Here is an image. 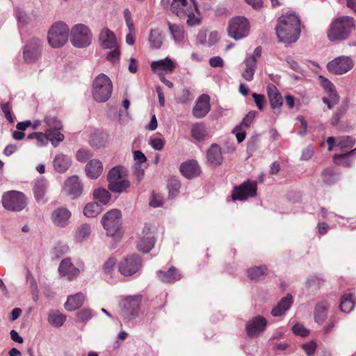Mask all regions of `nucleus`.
<instances>
[{
    "mask_svg": "<svg viewBox=\"0 0 356 356\" xmlns=\"http://www.w3.org/2000/svg\"><path fill=\"white\" fill-rule=\"evenodd\" d=\"M58 272L60 275L67 277L68 280L77 277L80 273L79 268L73 265L70 258L64 259L60 261Z\"/></svg>",
    "mask_w": 356,
    "mask_h": 356,
    "instance_id": "25",
    "label": "nucleus"
},
{
    "mask_svg": "<svg viewBox=\"0 0 356 356\" xmlns=\"http://www.w3.org/2000/svg\"><path fill=\"white\" fill-rule=\"evenodd\" d=\"M356 152V148L349 152L334 154L333 156L334 163L336 165H343L345 167L350 166L352 161L349 160L348 157L353 155Z\"/></svg>",
    "mask_w": 356,
    "mask_h": 356,
    "instance_id": "38",
    "label": "nucleus"
},
{
    "mask_svg": "<svg viewBox=\"0 0 356 356\" xmlns=\"http://www.w3.org/2000/svg\"><path fill=\"white\" fill-rule=\"evenodd\" d=\"M91 233V228L88 224H83L80 225L75 234V238L77 241L81 242L86 240Z\"/></svg>",
    "mask_w": 356,
    "mask_h": 356,
    "instance_id": "44",
    "label": "nucleus"
},
{
    "mask_svg": "<svg viewBox=\"0 0 356 356\" xmlns=\"http://www.w3.org/2000/svg\"><path fill=\"white\" fill-rule=\"evenodd\" d=\"M90 157H92V154L86 149H81L76 153V159L81 162H86Z\"/></svg>",
    "mask_w": 356,
    "mask_h": 356,
    "instance_id": "59",
    "label": "nucleus"
},
{
    "mask_svg": "<svg viewBox=\"0 0 356 356\" xmlns=\"http://www.w3.org/2000/svg\"><path fill=\"white\" fill-rule=\"evenodd\" d=\"M155 227L150 223H146L137 241V248L144 253L149 252L154 247L155 239Z\"/></svg>",
    "mask_w": 356,
    "mask_h": 356,
    "instance_id": "9",
    "label": "nucleus"
},
{
    "mask_svg": "<svg viewBox=\"0 0 356 356\" xmlns=\"http://www.w3.org/2000/svg\"><path fill=\"white\" fill-rule=\"evenodd\" d=\"M47 188V183L44 179L38 180L34 185L33 192L35 195V198L38 202L44 203L45 201L44 200L45 193Z\"/></svg>",
    "mask_w": 356,
    "mask_h": 356,
    "instance_id": "36",
    "label": "nucleus"
},
{
    "mask_svg": "<svg viewBox=\"0 0 356 356\" xmlns=\"http://www.w3.org/2000/svg\"><path fill=\"white\" fill-rule=\"evenodd\" d=\"M165 140L159 138H152L149 141V145L151 147L155 150L158 151H160L163 148Z\"/></svg>",
    "mask_w": 356,
    "mask_h": 356,
    "instance_id": "60",
    "label": "nucleus"
},
{
    "mask_svg": "<svg viewBox=\"0 0 356 356\" xmlns=\"http://www.w3.org/2000/svg\"><path fill=\"white\" fill-rule=\"evenodd\" d=\"M116 264V259L115 258H109L103 265V270L106 274H111L114 270Z\"/></svg>",
    "mask_w": 356,
    "mask_h": 356,
    "instance_id": "55",
    "label": "nucleus"
},
{
    "mask_svg": "<svg viewBox=\"0 0 356 356\" xmlns=\"http://www.w3.org/2000/svg\"><path fill=\"white\" fill-rule=\"evenodd\" d=\"M121 213L118 209L108 211L102 218V224L109 236H114L120 229Z\"/></svg>",
    "mask_w": 356,
    "mask_h": 356,
    "instance_id": "12",
    "label": "nucleus"
},
{
    "mask_svg": "<svg viewBox=\"0 0 356 356\" xmlns=\"http://www.w3.org/2000/svg\"><path fill=\"white\" fill-rule=\"evenodd\" d=\"M255 117V112L251 111L243 118L241 124L235 127V131L240 130L241 127L248 128Z\"/></svg>",
    "mask_w": 356,
    "mask_h": 356,
    "instance_id": "49",
    "label": "nucleus"
},
{
    "mask_svg": "<svg viewBox=\"0 0 356 356\" xmlns=\"http://www.w3.org/2000/svg\"><path fill=\"white\" fill-rule=\"evenodd\" d=\"M168 187L169 189L170 197L173 198L179 192L180 183L177 179L172 178L169 181Z\"/></svg>",
    "mask_w": 356,
    "mask_h": 356,
    "instance_id": "51",
    "label": "nucleus"
},
{
    "mask_svg": "<svg viewBox=\"0 0 356 356\" xmlns=\"http://www.w3.org/2000/svg\"><path fill=\"white\" fill-rule=\"evenodd\" d=\"M121 170L122 169L120 167H114L109 171L107 177L108 184H111L113 181L115 182L122 178Z\"/></svg>",
    "mask_w": 356,
    "mask_h": 356,
    "instance_id": "50",
    "label": "nucleus"
},
{
    "mask_svg": "<svg viewBox=\"0 0 356 356\" xmlns=\"http://www.w3.org/2000/svg\"><path fill=\"white\" fill-rule=\"evenodd\" d=\"M328 304L326 302H321L316 305L314 310V320L316 323L321 324L327 318Z\"/></svg>",
    "mask_w": 356,
    "mask_h": 356,
    "instance_id": "35",
    "label": "nucleus"
},
{
    "mask_svg": "<svg viewBox=\"0 0 356 356\" xmlns=\"http://www.w3.org/2000/svg\"><path fill=\"white\" fill-rule=\"evenodd\" d=\"M181 174L188 179H192L200 174V168L197 161L194 160L183 163L180 165Z\"/></svg>",
    "mask_w": 356,
    "mask_h": 356,
    "instance_id": "27",
    "label": "nucleus"
},
{
    "mask_svg": "<svg viewBox=\"0 0 356 356\" xmlns=\"http://www.w3.org/2000/svg\"><path fill=\"white\" fill-rule=\"evenodd\" d=\"M275 30L280 42H295L300 35V20L296 14L286 13L278 18Z\"/></svg>",
    "mask_w": 356,
    "mask_h": 356,
    "instance_id": "1",
    "label": "nucleus"
},
{
    "mask_svg": "<svg viewBox=\"0 0 356 356\" xmlns=\"http://www.w3.org/2000/svg\"><path fill=\"white\" fill-rule=\"evenodd\" d=\"M192 100L191 92L188 89L182 90L181 94L177 97V101L179 103L186 104Z\"/></svg>",
    "mask_w": 356,
    "mask_h": 356,
    "instance_id": "56",
    "label": "nucleus"
},
{
    "mask_svg": "<svg viewBox=\"0 0 356 356\" xmlns=\"http://www.w3.org/2000/svg\"><path fill=\"white\" fill-rule=\"evenodd\" d=\"M267 268L264 266H256L248 270V277L252 280H257L266 273Z\"/></svg>",
    "mask_w": 356,
    "mask_h": 356,
    "instance_id": "46",
    "label": "nucleus"
},
{
    "mask_svg": "<svg viewBox=\"0 0 356 356\" xmlns=\"http://www.w3.org/2000/svg\"><path fill=\"white\" fill-rule=\"evenodd\" d=\"M85 296L83 293L71 295L67 298V302L65 304V308L67 311H74L83 304Z\"/></svg>",
    "mask_w": 356,
    "mask_h": 356,
    "instance_id": "32",
    "label": "nucleus"
},
{
    "mask_svg": "<svg viewBox=\"0 0 356 356\" xmlns=\"http://www.w3.org/2000/svg\"><path fill=\"white\" fill-rule=\"evenodd\" d=\"M355 304L353 295L351 293H348L341 297L339 308L343 312L348 313L353 309Z\"/></svg>",
    "mask_w": 356,
    "mask_h": 356,
    "instance_id": "37",
    "label": "nucleus"
},
{
    "mask_svg": "<svg viewBox=\"0 0 356 356\" xmlns=\"http://www.w3.org/2000/svg\"><path fill=\"white\" fill-rule=\"evenodd\" d=\"M41 40L38 38L31 39L25 45L23 51L24 59L26 63L36 60L40 56Z\"/></svg>",
    "mask_w": 356,
    "mask_h": 356,
    "instance_id": "16",
    "label": "nucleus"
},
{
    "mask_svg": "<svg viewBox=\"0 0 356 356\" xmlns=\"http://www.w3.org/2000/svg\"><path fill=\"white\" fill-rule=\"evenodd\" d=\"M267 94L273 109L279 108L282 106L283 104L282 97L275 86L273 84L268 85Z\"/></svg>",
    "mask_w": 356,
    "mask_h": 356,
    "instance_id": "28",
    "label": "nucleus"
},
{
    "mask_svg": "<svg viewBox=\"0 0 356 356\" xmlns=\"http://www.w3.org/2000/svg\"><path fill=\"white\" fill-rule=\"evenodd\" d=\"M256 195L257 184L248 181L234 188L232 197L233 200H245L249 197H254Z\"/></svg>",
    "mask_w": 356,
    "mask_h": 356,
    "instance_id": "14",
    "label": "nucleus"
},
{
    "mask_svg": "<svg viewBox=\"0 0 356 356\" xmlns=\"http://www.w3.org/2000/svg\"><path fill=\"white\" fill-rule=\"evenodd\" d=\"M207 161L209 165L216 168L222 165L223 156L221 147L216 143H213L207 151Z\"/></svg>",
    "mask_w": 356,
    "mask_h": 356,
    "instance_id": "22",
    "label": "nucleus"
},
{
    "mask_svg": "<svg viewBox=\"0 0 356 356\" xmlns=\"http://www.w3.org/2000/svg\"><path fill=\"white\" fill-rule=\"evenodd\" d=\"M159 279L164 283H170L180 280V275L175 267H171L168 271L159 270L157 272Z\"/></svg>",
    "mask_w": 356,
    "mask_h": 356,
    "instance_id": "33",
    "label": "nucleus"
},
{
    "mask_svg": "<svg viewBox=\"0 0 356 356\" xmlns=\"http://www.w3.org/2000/svg\"><path fill=\"white\" fill-rule=\"evenodd\" d=\"M322 79V86L327 93V97H323V102L330 109L339 102V95H337L334 86L328 79L320 76Z\"/></svg>",
    "mask_w": 356,
    "mask_h": 356,
    "instance_id": "19",
    "label": "nucleus"
},
{
    "mask_svg": "<svg viewBox=\"0 0 356 356\" xmlns=\"http://www.w3.org/2000/svg\"><path fill=\"white\" fill-rule=\"evenodd\" d=\"M102 211V207L97 202L87 204L83 209V213L86 217L92 218L97 216Z\"/></svg>",
    "mask_w": 356,
    "mask_h": 356,
    "instance_id": "43",
    "label": "nucleus"
},
{
    "mask_svg": "<svg viewBox=\"0 0 356 356\" xmlns=\"http://www.w3.org/2000/svg\"><path fill=\"white\" fill-rule=\"evenodd\" d=\"M354 28L355 22L352 17L343 16L337 18L330 24L327 31V38L331 42L346 40Z\"/></svg>",
    "mask_w": 356,
    "mask_h": 356,
    "instance_id": "3",
    "label": "nucleus"
},
{
    "mask_svg": "<svg viewBox=\"0 0 356 356\" xmlns=\"http://www.w3.org/2000/svg\"><path fill=\"white\" fill-rule=\"evenodd\" d=\"M296 120H298L300 122V124H301L300 129L298 132V134L299 136H305L307 132V121L305 120V119L304 118L303 116H300V115L298 116Z\"/></svg>",
    "mask_w": 356,
    "mask_h": 356,
    "instance_id": "63",
    "label": "nucleus"
},
{
    "mask_svg": "<svg viewBox=\"0 0 356 356\" xmlns=\"http://www.w3.org/2000/svg\"><path fill=\"white\" fill-rule=\"evenodd\" d=\"M92 40V33L90 28L83 24H76L70 31V42L76 48L88 47Z\"/></svg>",
    "mask_w": 356,
    "mask_h": 356,
    "instance_id": "6",
    "label": "nucleus"
},
{
    "mask_svg": "<svg viewBox=\"0 0 356 356\" xmlns=\"http://www.w3.org/2000/svg\"><path fill=\"white\" fill-rule=\"evenodd\" d=\"M64 190L65 193L72 199L81 195L83 191V186L76 175L69 177L65 182Z\"/></svg>",
    "mask_w": 356,
    "mask_h": 356,
    "instance_id": "21",
    "label": "nucleus"
},
{
    "mask_svg": "<svg viewBox=\"0 0 356 356\" xmlns=\"http://www.w3.org/2000/svg\"><path fill=\"white\" fill-rule=\"evenodd\" d=\"M207 136L206 129L202 124L195 123L191 128V136L196 140L201 141L205 139Z\"/></svg>",
    "mask_w": 356,
    "mask_h": 356,
    "instance_id": "42",
    "label": "nucleus"
},
{
    "mask_svg": "<svg viewBox=\"0 0 356 356\" xmlns=\"http://www.w3.org/2000/svg\"><path fill=\"white\" fill-rule=\"evenodd\" d=\"M92 316V312L90 309H83L78 312L76 314V321L79 322H86L89 321Z\"/></svg>",
    "mask_w": 356,
    "mask_h": 356,
    "instance_id": "52",
    "label": "nucleus"
},
{
    "mask_svg": "<svg viewBox=\"0 0 356 356\" xmlns=\"http://www.w3.org/2000/svg\"><path fill=\"white\" fill-rule=\"evenodd\" d=\"M1 108L3 113H4V115H5V118H6V120L10 123L13 122V118L12 113H11L10 103L7 102V103L2 104L1 105Z\"/></svg>",
    "mask_w": 356,
    "mask_h": 356,
    "instance_id": "61",
    "label": "nucleus"
},
{
    "mask_svg": "<svg viewBox=\"0 0 356 356\" xmlns=\"http://www.w3.org/2000/svg\"><path fill=\"white\" fill-rule=\"evenodd\" d=\"M130 186V182L127 179H120L116 181H113L111 184H108V188L115 193H122Z\"/></svg>",
    "mask_w": 356,
    "mask_h": 356,
    "instance_id": "41",
    "label": "nucleus"
},
{
    "mask_svg": "<svg viewBox=\"0 0 356 356\" xmlns=\"http://www.w3.org/2000/svg\"><path fill=\"white\" fill-rule=\"evenodd\" d=\"M293 332L299 336L306 337L309 334V331L301 324L296 323L292 327Z\"/></svg>",
    "mask_w": 356,
    "mask_h": 356,
    "instance_id": "62",
    "label": "nucleus"
},
{
    "mask_svg": "<svg viewBox=\"0 0 356 356\" xmlns=\"http://www.w3.org/2000/svg\"><path fill=\"white\" fill-rule=\"evenodd\" d=\"M267 325L266 319L261 316H257L249 320L245 325V330L249 337H257L262 333Z\"/></svg>",
    "mask_w": 356,
    "mask_h": 356,
    "instance_id": "18",
    "label": "nucleus"
},
{
    "mask_svg": "<svg viewBox=\"0 0 356 356\" xmlns=\"http://www.w3.org/2000/svg\"><path fill=\"white\" fill-rule=\"evenodd\" d=\"M71 217L72 213L67 208L60 207L51 212L50 219L55 227L64 228L70 224Z\"/></svg>",
    "mask_w": 356,
    "mask_h": 356,
    "instance_id": "15",
    "label": "nucleus"
},
{
    "mask_svg": "<svg viewBox=\"0 0 356 356\" xmlns=\"http://www.w3.org/2000/svg\"><path fill=\"white\" fill-rule=\"evenodd\" d=\"M168 26L170 34L172 35L173 39L176 42H181L183 40L184 38V28L177 24H172L170 22H168Z\"/></svg>",
    "mask_w": 356,
    "mask_h": 356,
    "instance_id": "40",
    "label": "nucleus"
},
{
    "mask_svg": "<svg viewBox=\"0 0 356 356\" xmlns=\"http://www.w3.org/2000/svg\"><path fill=\"white\" fill-rule=\"evenodd\" d=\"M52 165L55 171L59 173H63L71 166L72 159L66 154L58 153L54 157Z\"/></svg>",
    "mask_w": 356,
    "mask_h": 356,
    "instance_id": "24",
    "label": "nucleus"
},
{
    "mask_svg": "<svg viewBox=\"0 0 356 356\" xmlns=\"http://www.w3.org/2000/svg\"><path fill=\"white\" fill-rule=\"evenodd\" d=\"M27 138L30 140L35 139L37 140V145L39 147L45 145L47 141L49 140L46 132H33L29 134Z\"/></svg>",
    "mask_w": 356,
    "mask_h": 356,
    "instance_id": "48",
    "label": "nucleus"
},
{
    "mask_svg": "<svg viewBox=\"0 0 356 356\" xmlns=\"http://www.w3.org/2000/svg\"><path fill=\"white\" fill-rule=\"evenodd\" d=\"M252 98L254 99V101L257 106V108L260 111H263L264 108V104L266 102L265 97L263 95H259L257 93H252Z\"/></svg>",
    "mask_w": 356,
    "mask_h": 356,
    "instance_id": "58",
    "label": "nucleus"
},
{
    "mask_svg": "<svg viewBox=\"0 0 356 356\" xmlns=\"http://www.w3.org/2000/svg\"><path fill=\"white\" fill-rule=\"evenodd\" d=\"M354 145V140L350 136H343L337 139V147L341 153L348 152V149Z\"/></svg>",
    "mask_w": 356,
    "mask_h": 356,
    "instance_id": "45",
    "label": "nucleus"
},
{
    "mask_svg": "<svg viewBox=\"0 0 356 356\" xmlns=\"http://www.w3.org/2000/svg\"><path fill=\"white\" fill-rule=\"evenodd\" d=\"M227 31L231 38L235 40L242 39L248 34V21L243 17H234L229 22Z\"/></svg>",
    "mask_w": 356,
    "mask_h": 356,
    "instance_id": "10",
    "label": "nucleus"
},
{
    "mask_svg": "<svg viewBox=\"0 0 356 356\" xmlns=\"http://www.w3.org/2000/svg\"><path fill=\"white\" fill-rule=\"evenodd\" d=\"M261 48L257 47L254 50L252 55L248 56L245 60V69L242 73V76L248 81L253 79L256 70L257 60L261 57Z\"/></svg>",
    "mask_w": 356,
    "mask_h": 356,
    "instance_id": "17",
    "label": "nucleus"
},
{
    "mask_svg": "<svg viewBox=\"0 0 356 356\" xmlns=\"http://www.w3.org/2000/svg\"><path fill=\"white\" fill-rule=\"evenodd\" d=\"M1 202L4 209L11 211H20L26 205L24 195L16 191L5 193L2 196Z\"/></svg>",
    "mask_w": 356,
    "mask_h": 356,
    "instance_id": "7",
    "label": "nucleus"
},
{
    "mask_svg": "<svg viewBox=\"0 0 356 356\" xmlns=\"http://www.w3.org/2000/svg\"><path fill=\"white\" fill-rule=\"evenodd\" d=\"M124 315H127L129 318H134L138 316L140 300L136 298L129 297L124 301Z\"/></svg>",
    "mask_w": 356,
    "mask_h": 356,
    "instance_id": "29",
    "label": "nucleus"
},
{
    "mask_svg": "<svg viewBox=\"0 0 356 356\" xmlns=\"http://www.w3.org/2000/svg\"><path fill=\"white\" fill-rule=\"evenodd\" d=\"M94 198L103 204H106L111 200V194L104 188H98L94 191Z\"/></svg>",
    "mask_w": 356,
    "mask_h": 356,
    "instance_id": "47",
    "label": "nucleus"
},
{
    "mask_svg": "<svg viewBox=\"0 0 356 356\" xmlns=\"http://www.w3.org/2000/svg\"><path fill=\"white\" fill-rule=\"evenodd\" d=\"M69 33V27L65 22L54 23L47 33L49 44L55 49L62 47L68 40Z\"/></svg>",
    "mask_w": 356,
    "mask_h": 356,
    "instance_id": "4",
    "label": "nucleus"
},
{
    "mask_svg": "<svg viewBox=\"0 0 356 356\" xmlns=\"http://www.w3.org/2000/svg\"><path fill=\"white\" fill-rule=\"evenodd\" d=\"M354 66V61L350 56H341L327 64V70L336 75H342L349 72Z\"/></svg>",
    "mask_w": 356,
    "mask_h": 356,
    "instance_id": "11",
    "label": "nucleus"
},
{
    "mask_svg": "<svg viewBox=\"0 0 356 356\" xmlns=\"http://www.w3.org/2000/svg\"><path fill=\"white\" fill-rule=\"evenodd\" d=\"M134 177L136 181L140 182L144 177V170L140 163H135L133 166Z\"/></svg>",
    "mask_w": 356,
    "mask_h": 356,
    "instance_id": "54",
    "label": "nucleus"
},
{
    "mask_svg": "<svg viewBox=\"0 0 356 356\" xmlns=\"http://www.w3.org/2000/svg\"><path fill=\"white\" fill-rule=\"evenodd\" d=\"M175 68V63L168 58L165 59L153 61L151 63L152 70L157 74L159 76L160 74H168L172 73Z\"/></svg>",
    "mask_w": 356,
    "mask_h": 356,
    "instance_id": "23",
    "label": "nucleus"
},
{
    "mask_svg": "<svg viewBox=\"0 0 356 356\" xmlns=\"http://www.w3.org/2000/svg\"><path fill=\"white\" fill-rule=\"evenodd\" d=\"M44 122L48 127L45 131L47 136L52 145L56 147L65 138L64 135L60 132V130L63 128V124L56 117L51 115H47Z\"/></svg>",
    "mask_w": 356,
    "mask_h": 356,
    "instance_id": "8",
    "label": "nucleus"
},
{
    "mask_svg": "<svg viewBox=\"0 0 356 356\" xmlns=\"http://www.w3.org/2000/svg\"><path fill=\"white\" fill-rule=\"evenodd\" d=\"M293 302V297L291 294H287L286 296L281 299L276 307H275L271 314L273 316H280L288 310Z\"/></svg>",
    "mask_w": 356,
    "mask_h": 356,
    "instance_id": "31",
    "label": "nucleus"
},
{
    "mask_svg": "<svg viewBox=\"0 0 356 356\" xmlns=\"http://www.w3.org/2000/svg\"><path fill=\"white\" fill-rule=\"evenodd\" d=\"M302 348L305 351L307 356H312L316 351V343L314 341H311L302 344Z\"/></svg>",
    "mask_w": 356,
    "mask_h": 356,
    "instance_id": "57",
    "label": "nucleus"
},
{
    "mask_svg": "<svg viewBox=\"0 0 356 356\" xmlns=\"http://www.w3.org/2000/svg\"><path fill=\"white\" fill-rule=\"evenodd\" d=\"M113 85L110 79L104 74H99L93 81L92 96L97 102H105L111 97Z\"/></svg>",
    "mask_w": 356,
    "mask_h": 356,
    "instance_id": "5",
    "label": "nucleus"
},
{
    "mask_svg": "<svg viewBox=\"0 0 356 356\" xmlns=\"http://www.w3.org/2000/svg\"><path fill=\"white\" fill-rule=\"evenodd\" d=\"M323 181L327 184H332L335 182L337 178L334 172L330 169H326L322 172Z\"/></svg>",
    "mask_w": 356,
    "mask_h": 356,
    "instance_id": "53",
    "label": "nucleus"
},
{
    "mask_svg": "<svg viewBox=\"0 0 356 356\" xmlns=\"http://www.w3.org/2000/svg\"><path fill=\"white\" fill-rule=\"evenodd\" d=\"M163 37L162 31L159 29H151L149 34L148 41L150 47L159 49L163 44Z\"/></svg>",
    "mask_w": 356,
    "mask_h": 356,
    "instance_id": "34",
    "label": "nucleus"
},
{
    "mask_svg": "<svg viewBox=\"0 0 356 356\" xmlns=\"http://www.w3.org/2000/svg\"><path fill=\"white\" fill-rule=\"evenodd\" d=\"M210 109V97L208 95L203 94L197 99L193 108V115L195 118H202L207 115Z\"/></svg>",
    "mask_w": 356,
    "mask_h": 356,
    "instance_id": "20",
    "label": "nucleus"
},
{
    "mask_svg": "<svg viewBox=\"0 0 356 356\" xmlns=\"http://www.w3.org/2000/svg\"><path fill=\"white\" fill-rule=\"evenodd\" d=\"M170 10L179 18L187 17L186 24L190 26L200 24L198 6L188 5V0H172Z\"/></svg>",
    "mask_w": 356,
    "mask_h": 356,
    "instance_id": "2",
    "label": "nucleus"
},
{
    "mask_svg": "<svg viewBox=\"0 0 356 356\" xmlns=\"http://www.w3.org/2000/svg\"><path fill=\"white\" fill-rule=\"evenodd\" d=\"M142 267V259L138 254H132L118 264V270L124 276H131Z\"/></svg>",
    "mask_w": 356,
    "mask_h": 356,
    "instance_id": "13",
    "label": "nucleus"
},
{
    "mask_svg": "<svg viewBox=\"0 0 356 356\" xmlns=\"http://www.w3.org/2000/svg\"><path fill=\"white\" fill-rule=\"evenodd\" d=\"M85 170L88 177L97 179L103 172V165L99 160L92 159L87 163Z\"/></svg>",
    "mask_w": 356,
    "mask_h": 356,
    "instance_id": "30",
    "label": "nucleus"
},
{
    "mask_svg": "<svg viewBox=\"0 0 356 356\" xmlns=\"http://www.w3.org/2000/svg\"><path fill=\"white\" fill-rule=\"evenodd\" d=\"M66 320V316L58 311H52L48 316L49 323L54 327H58L63 325Z\"/></svg>",
    "mask_w": 356,
    "mask_h": 356,
    "instance_id": "39",
    "label": "nucleus"
},
{
    "mask_svg": "<svg viewBox=\"0 0 356 356\" xmlns=\"http://www.w3.org/2000/svg\"><path fill=\"white\" fill-rule=\"evenodd\" d=\"M99 40L104 49H112L117 46V40L114 33L107 27L100 31Z\"/></svg>",
    "mask_w": 356,
    "mask_h": 356,
    "instance_id": "26",
    "label": "nucleus"
},
{
    "mask_svg": "<svg viewBox=\"0 0 356 356\" xmlns=\"http://www.w3.org/2000/svg\"><path fill=\"white\" fill-rule=\"evenodd\" d=\"M120 58V50L118 48H115L113 50L110 51L106 56L108 60L115 63L119 60Z\"/></svg>",
    "mask_w": 356,
    "mask_h": 356,
    "instance_id": "64",
    "label": "nucleus"
}]
</instances>
